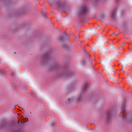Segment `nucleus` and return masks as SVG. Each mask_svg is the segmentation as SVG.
Returning <instances> with one entry per match:
<instances>
[{"mask_svg":"<svg viewBox=\"0 0 132 132\" xmlns=\"http://www.w3.org/2000/svg\"><path fill=\"white\" fill-rule=\"evenodd\" d=\"M88 10V9L86 6L83 7L81 10V13L82 14H84L86 13Z\"/></svg>","mask_w":132,"mask_h":132,"instance_id":"obj_1","label":"nucleus"},{"mask_svg":"<svg viewBox=\"0 0 132 132\" xmlns=\"http://www.w3.org/2000/svg\"><path fill=\"white\" fill-rule=\"evenodd\" d=\"M87 84H86L85 85H84V89H85L87 87Z\"/></svg>","mask_w":132,"mask_h":132,"instance_id":"obj_2","label":"nucleus"},{"mask_svg":"<svg viewBox=\"0 0 132 132\" xmlns=\"http://www.w3.org/2000/svg\"><path fill=\"white\" fill-rule=\"evenodd\" d=\"M115 14V13L114 12V13H112V16H113V15H114Z\"/></svg>","mask_w":132,"mask_h":132,"instance_id":"obj_3","label":"nucleus"},{"mask_svg":"<svg viewBox=\"0 0 132 132\" xmlns=\"http://www.w3.org/2000/svg\"><path fill=\"white\" fill-rule=\"evenodd\" d=\"M60 38H62L63 37H62L61 36V37H60Z\"/></svg>","mask_w":132,"mask_h":132,"instance_id":"obj_4","label":"nucleus"},{"mask_svg":"<svg viewBox=\"0 0 132 132\" xmlns=\"http://www.w3.org/2000/svg\"><path fill=\"white\" fill-rule=\"evenodd\" d=\"M120 70H122V69H121Z\"/></svg>","mask_w":132,"mask_h":132,"instance_id":"obj_5","label":"nucleus"}]
</instances>
